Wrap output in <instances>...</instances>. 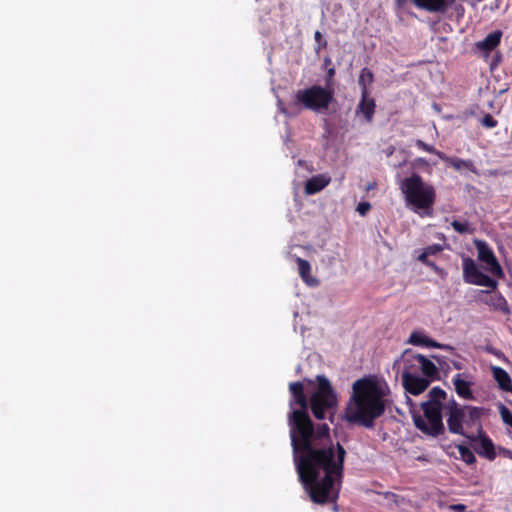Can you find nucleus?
Masks as SVG:
<instances>
[{
  "mask_svg": "<svg viewBox=\"0 0 512 512\" xmlns=\"http://www.w3.org/2000/svg\"><path fill=\"white\" fill-rule=\"evenodd\" d=\"M419 370H421L423 376L431 379V381L439 379V371L436 365L427 357L422 354H417Z\"/></svg>",
  "mask_w": 512,
  "mask_h": 512,
  "instance_id": "obj_14",
  "label": "nucleus"
},
{
  "mask_svg": "<svg viewBox=\"0 0 512 512\" xmlns=\"http://www.w3.org/2000/svg\"><path fill=\"white\" fill-rule=\"evenodd\" d=\"M422 150H424L426 152H429V153H432V154H433V152H436V149L433 146H431V145H429L427 143L424 144Z\"/></svg>",
  "mask_w": 512,
  "mask_h": 512,
  "instance_id": "obj_36",
  "label": "nucleus"
},
{
  "mask_svg": "<svg viewBox=\"0 0 512 512\" xmlns=\"http://www.w3.org/2000/svg\"><path fill=\"white\" fill-rule=\"evenodd\" d=\"M439 349H444L447 351H454V348L448 344H442V347H440Z\"/></svg>",
  "mask_w": 512,
  "mask_h": 512,
  "instance_id": "obj_37",
  "label": "nucleus"
},
{
  "mask_svg": "<svg viewBox=\"0 0 512 512\" xmlns=\"http://www.w3.org/2000/svg\"><path fill=\"white\" fill-rule=\"evenodd\" d=\"M474 245L478 252V259L485 264L484 269L493 277L503 278V269L489 245L485 241L479 239L474 240Z\"/></svg>",
  "mask_w": 512,
  "mask_h": 512,
  "instance_id": "obj_7",
  "label": "nucleus"
},
{
  "mask_svg": "<svg viewBox=\"0 0 512 512\" xmlns=\"http://www.w3.org/2000/svg\"><path fill=\"white\" fill-rule=\"evenodd\" d=\"M490 304L496 310H499L506 315L510 314V312H511L506 299L502 295H497L495 297H492Z\"/></svg>",
  "mask_w": 512,
  "mask_h": 512,
  "instance_id": "obj_20",
  "label": "nucleus"
},
{
  "mask_svg": "<svg viewBox=\"0 0 512 512\" xmlns=\"http://www.w3.org/2000/svg\"><path fill=\"white\" fill-rule=\"evenodd\" d=\"M330 182V178L326 175L319 174L313 176L309 180H307L305 185V193L308 195H313L321 191L325 188Z\"/></svg>",
  "mask_w": 512,
  "mask_h": 512,
  "instance_id": "obj_15",
  "label": "nucleus"
},
{
  "mask_svg": "<svg viewBox=\"0 0 512 512\" xmlns=\"http://www.w3.org/2000/svg\"><path fill=\"white\" fill-rule=\"evenodd\" d=\"M427 340H428V337L426 335H424L421 332L414 331L411 333V335L408 339V343L413 344V345L426 346Z\"/></svg>",
  "mask_w": 512,
  "mask_h": 512,
  "instance_id": "obj_22",
  "label": "nucleus"
},
{
  "mask_svg": "<svg viewBox=\"0 0 512 512\" xmlns=\"http://www.w3.org/2000/svg\"><path fill=\"white\" fill-rule=\"evenodd\" d=\"M428 399L420 405L424 416L413 415L415 427L427 436L437 438L445 432L443 411L447 415V427L450 433L466 437L465 428L479 427L483 408L460 405L440 387H433L427 395Z\"/></svg>",
  "mask_w": 512,
  "mask_h": 512,
  "instance_id": "obj_2",
  "label": "nucleus"
},
{
  "mask_svg": "<svg viewBox=\"0 0 512 512\" xmlns=\"http://www.w3.org/2000/svg\"><path fill=\"white\" fill-rule=\"evenodd\" d=\"M314 39L317 43V46L315 48L316 53H319V51L322 48H325L327 46V41L323 38L322 33L320 31H316L314 34Z\"/></svg>",
  "mask_w": 512,
  "mask_h": 512,
  "instance_id": "obj_25",
  "label": "nucleus"
},
{
  "mask_svg": "<svg viewBox=\"0 0 512 512\" xmlns=\"http://www.w3.org/2000/svg\"><path fill=\"white\" fill-rule=\"evenodd\" d=\"M426 346L427 347H433V348H440V347H442V344L438 343L435 340H433V339L428 337Z\"/></svg>",
  "mask_w": 512,
  "mask_h": 512,
  "instance_id": "obj_32",
  "label": "nucleus"
},
{
  "mask_svg": "<svg viewBox=\"0 0 512 512\" xmlns=\"http://www.w3.org/2000/svg\"><path fill=\"white\" fill-rule=\"evenodd\" d=\"M460 454L461 459L468 465H472L476 462L474 453L466 446L460 444L456 446Z\"/></svg>",
  "mask_w": 512,
  "mask_h": 512,
  "instance_id": "obj_21",
  "label": "nucleus"
},
{
  "mask_svg": "<svg viewBox=\"0 0 512 512\" xmlns=\"http://www.w3.org/2000/svg\"><path fill=\"white\" fill-rule=\"evenodd\" d=\"M417 354L410 349L405 350L401 357L396 361L398 368L401 369V378L404 379L407 374L409 376L419 374V365Z\"/></svg>",
  "mask_w": 512,
  "mask_h": 512,
  "instance_id": "obj_10",
  "label": "nucleus"
},
{
  "mask_svg": "<svg viewBox=\"0 0 512 512\" xmlns=\"http://www.w3.org/2000/svg\"><path fill=\"white\" fill-rule=\"evenodd\" d=\"M433 359H435L439 364H441V357L438 355H431Z\"/></svg>",
  "mask_w": 512,
  "mask_h": 512,
  "instance_id": "obj_42",
  "label": "nucleus"
},
{
  "mask_svg": "<svg viewBox=\"0 0 512 512\" xmlns=\"http://www.w3.org/2000/svg\"><path fill=\"white\" fill-rule=\"evenodd\" d=\"M335 76V68L331 67L327 69L326 77H325V87L326 88H334L333 78Z\"/></svg>",
  "mask_w": 512,
  "mask_h": 512,
  "instance_id": "obj_27",
  "label": "nucleus"
},
{
  "mask_svg": "<svg viewBox=\"0 0 512 512\" xmlns=\"http://www.w3.org/2000/svg\"><path fill=\"white\" fill-rule=\"evenodd\" d=\"M318 388L308 400L302 382L289 384L288 426L295 469L305 492L316 504L335 503L339 497L345 449L333 443L326 423L314 425L308 410L316 419L327 416L332 422L337 396L324 375L317 376Z\"/></svg>",
  "mask_w": 512,
  "mask_h": 512,
  "instance_id": "obj_1",
  "label": "nucleus"
},
{
  "mask_svg": "<svg viewBox=\"0 0 512 512\" xmlns=\"http://www.w3.org/2000/svg\"><path fill=\"white\" fill-rule=\"evenodd\" d=\"M462 269L464 282L490 289H496L498 285L497 280L483 273L472 258L468 256L463 257Z\"/></svg>",
  "mask_w": 512,
  "mask_h": 512,
  "instance_id": "obj_6",
  "label": "nucleus"
},
{
  "mask_svg": "<svg viewBox=\"0 0 512 512\" xmlns=\"http://www.w3.org/2000/svg\"><path fill=\"white\" fill-rule=\"evenodd\" d=\"M399 187L406 204L412 206L414 212L432 215L436 192L431 184L424 182L419 174L413 173L410 177L401 180Z\"/></svg>",
  "mask_w": 512,
  "mask_h": 512,
  "instance_id": "obj_4",
  "label": "nucleus"
},
{
  "mask_svg": "<svg viewBox=\"0 0 512 512\" xmlns=\"http://www.w3.org/2000/svg\"><path fill=\"white\" fill-rule=\"evenodd\" d=\"M456 170H461L462 168H470L472 166V162L469 160H463L460 158H450V161L448 163Z\"/></svg>",
  "mask_w": 512,
  "mask_h": 512,
  "instance_id": "obj_23",
  "label": "nucleus"
},
{
  "mask_svg": "<svg viewBox=\"0 0 512 512\" xmlns=\"http://www.w3.org/2000/svg\"><path fill=\"white\" fill-rule=\"evenodd\" d=\"M374 80L373 73L368 68H363L358 78V84L361 87V94H369L368 85Z\"/></svg>",
  "mask_w": 512,
  "mask_h": 512,
  "instance_id": "obj_19",
  "label": "nucleus"
},
{
  "mask_svg": "<svg viewBox=\"0 0 512 512\" xmlns=\"http://www.w3.org/2000/svg\"><path fill=\"white\" fill-rule=\"evenodd\" d=\"M424 144H425V142H424V141H422V140H420V139H418V140H416V141H415V145H416L418 148H420V149H423Z\"/></svg>",
  "mask_w": 512,
  "mask_h": 512,
  "instance_id": "obj_38",
  "label": "nucleus"
},
{
  "mask_svg": "<svg viewBox=\"0 0 512 512\" xmlns=\"http://www.w3.org/2000/svg\"><path fill=\"white\" fill-rule=\"evenodd\" d=\"M502 32L497 30L488 34L482 41L477 43L479 50L489 52L496 48L501 40Z\"/></svg>",
  "mask_w": 512,
  "mask_h": 512,
  "instance_id": "obj_17",
  "label": "nucleus"
},
{
  "mask_svg": "<svg viewBox=\"0 0 512 512\" xmlns=\"http://www.w3.org/2000/svg\"><path fill=\"white\" fill-rule=\"evenodd\" d=\"M330 64H331V59H330L329 57H326V58L324 59V65H325V66H328V65H330Z\"/></svg>",
  "mask_w": 512,
  "mask_h": 512,
  "instance_id": "obj_43",
  "label": "nucleus"
},
{
  "mask_svg": "<svg viewBox=\"0 0 512 512\" xmlns=\"http://www.w3.org/2000/svg\"><path fill=\"white\" fill-rule=\"evenodd\" d=\"M453 366H454L457 370H461V369H462V363H460V362H453Z\"/></svg>",
  "mask_w": 512,
  "mask_h": 512,
  "instance_id": "obj_40",
  "label": "nucleus"
},
{
  "mask_svg": "<svg viewBox=\"0 0 512 512\" xmlns=\"http://www.w3.org/2000/svg\"><path fill=\"white\" fill-rule=\"evenodd\" d=\"M424 250L427 252L428 255H434L440 252L442 248L440 245H431L426 247Z\"/></svg>",
  "mask_w": 512,
  "mask_h": 512,
  "instance_id": "obj_30",
  "label": "nucleus"
},
{
  "mask_svg": "<svg viewBox=\"0 0 512 512\" xmlns=\"http://www.w3.org/2000/svg\"><path fill=\"white\" fill-rule=\"evenodd\" d=\"M470 375L467 373H458L453 377V384L457 395L465 400H473L474 395L471 390L473 382L469 380Z\"/></svg>",
  "mask_w": 512,
  "mask_h": 512,
  "instance_id": "obj_12",
  "label": "nucleus"
},
{
  "mask_svg": "<svg viewBox=\"0 0 512 512\" xmlns=\"http://www.w3.org/2000/svg\"><path fill=\"white\" fill-rule=\"evenodd\" d=\"M431 379H428L425 376H420L419 374L409 376L407 374L404 379H402V384L404 389L413 395H419L424 392L430 385Z\"/></svg>",
  "mask_w": 512,
  "mask_h": 512,
  "instance_id": "obj_11",
  "label": "nucleus"
},
{
  "mask_svg": "<svg viewBox=\"0 0 512 512\" xmlns=\"http://www.w3.org/2000/svg\"><path fill=\"white\" fill-rule=\"evenodd\" d=\"M493 378L497 382L499 388L506 392L512 393V380L509 374L501 367L493 366L491 368Z\"/></svg>",
  "mask_w": 512,
  "mask_h": 512,
  "instance_id": "obj_16",
  "label": "nucleus"
},
{
  "mask_svg": "<svg viewBox=\"0 0 512 512\" xmlns=\"http://www.w3.org/2000/svg\"><path fill=\"white\" fill-rule=\"evenodd\" d=\"M481 124L486 127V128H494L496 127L497 125V121L492 117V115L490 114H486L482 119H481Z\"/></svg>",
  "mask_w": 512,
  "mask_h": 512,
  "instance_id": "obj_28",
  "label": "nucleus"
},
{
  "mask_svg": "<svg viewBox=\"0 0 512 512\" xmlns=\"http://www.w3.org/2000/svg\"><path fill=\"white\" fill-rule=\"evenodd\" d=\"M297 264L299 269V274L303 281L309 286H317L318 280L316 278L310 277L311 265L307 260L302 258H297Z\"/></svg>",
  "mask_w": 512,
  "mask_h": 512,
  "instance_id": "obj_18",
  "label": "nucleus"
},
{
  "mask_svg": "<svg viewBox=\"0 0 512 512\" xmlns=\"http://www.w3.org/2000/svg\"><path fill=\"white\" fill-rule=\"evenodd\" d=\"M499 412L503 422L510 425L512 422V415L510 413V410L506 406L500 405Z\"/></svg>",
  "mask_w": 512,
  "mask_h": 512,
  "instance_id": "obj_26",
  "label": "nucleus"
},
{
  "mask_svg": "<svg viewBox=\"0 0 512 512\" xmlns=\"http://www.w3.org/2000/svg\"><path fill=\"white\" fill-rule=\"evenodd\" d=\"M454 1L455 0H396V4L399 8H402L406 4L412 2L418 8L424 9L428 12L444 13Z\"/></svg>",
  "mask_w": 512,
  "mask_h": 512,
  "instance_id": "obj_9",
  "label": "nucleus"
},
{
  "mask_svg": "<svg viewBox=\"0 0 512 512\" xmlns=\"http://www.w3.org/2000/svg\"><path fill=\"white\" fill-rule=\"evenodd\" d=\"M428 254L427 252L424 250L419 256H418V260L422 263H424L426 265V262H430L428 260Z\"/></svg>",
  "mask_w": 512,
  "mask_h": 512,
  "instance_id": "obj_33",
  "label": "nucleus"
},
{
  "mask_svg": "<svg viewBox=\"0 0 512 512\" xmlns=\"http://www.w3.org/2000/svg\"><path fill=\"white\" fill-rule=\"evenodd\" d=\"M477 434H468L465 438L469 440L474 451L492 461L496 458L495 447L492 440L483 431L481 424L477 428Z\"/></svg>",
  "mask_w": 512,
  "mask_h": 512,
  "instance_id": "obj_8",
  "label": "nucleus"
},
{
  "mask_svg": "<svg viewBox=\"0 0 512 512\" xmlns=\"http://www.w3.org/2000/svg\"><path fill=\"white\" fill-rule=\"evenodd\" d=\"M371 208V205L370 203L368 202H362L358 205L357 207V211L361 214V215H365Z\"/></svg>",
  "mask_w": 512,
  "mask_h": 512,
  "instance_id": "obj_29",
  "label": "nucleus"
},
{
  "mask_svg": "<svg viewBox=\"0 0 512 512\" xmlns=\"http://www.w3.org/2000/svg\"><path fill=\"white\" fill-rule=\"evenodd\" d=\"M450 508L456 512H464L466 509V506L463 504H455V505H452Z\"/></svg>",
  "mask_w": 512,
  "mask_h": 512,
  "instance_id": "obj_34",
  "label": "nucleus"
},
{
  "mask_svg": "<svg viewBox=\"0 0 512 512\" xmlns=\"http://www.w3.org/2000/svg\"><path fill=\"white\" fill-rule=\"evenodd\" d=\"M279 109H280V111H281L282 113H284V114L286 113V110H285V108L282 106L281 102H279Z\"/></svg>",
  "mask_w": 512,
  "mask_h": 512,
  "instance_id": "obj_44",
  "label": "nucleus"
},
{
  "mask_svg": "<svg viewBox=\"0 0 512 512\" xmlns=\"http://www.w3.org/2000/svg\"><path fill=\"white\" fill-rule=\"evenodd\" d=\"M295 99L306 109L321 113L327 110L334 101V88L312 85L309 88L298 90Z\"/></svg>",
  "mask_w": 512,
  "mask_h": 512,
  "instance_id": "obj_5",
  "label": "nucleus"
},
{
  "mask_svg": "<svg viewBox=\"0 0 512 512\" xmlns=\"http://www.w3.org/2000/svg\"><path fill=\"white\" fill-rule=\"evenodd\" d=\"M389 388L386 383L359 379L353 383V392L347 402L344 419L349 425L374 429L388 405Z\"/></svg>",
  "mask_w": 512,
  "mask_h": 512,
  "instance_id": "obj_3",
  "label": "nucleus"
},
{
  "mask_svg": "<svg viewBox=\"0 0 512 512\" xmlns=\"http://www.w3.org/2000/svg\"><path fill=\"white\" fill-rule=\"evenodd\" d=\"M451 226L456 232H458L460 234H465V233L469 232V223L468 222H460L458 220H454L451 222Z\"/></svg>",
  "mask_w": 512,
  "mask_h": 512,
  "instance_id": "obj_24",
  "label": "nucleus"
},
{
  "mask_svg": "<svg viewBox=\"0 0 512 512\" xmlns=\"http://www.w3.org/2000/svg\"><path fill=\"white\" fill-rule=\"evenodd\" d=\"M407 402H408L410 405H412V400H411V398L407 397Z\"/></svg>",
  "mask_w": 512,
  "mask_h": 512,
  "instance_id": "obj_45",
  "label": "nucleus"
},
{
  "mask_svg": "<svg viewBox=\"0 0 512 512\" xmlns=\"http://www.w3.org/2000/svg\"><path fill=\"white\" fill-rule=\"evenodd\" d=\"M503 454L507 457H512V452L510 450H507V449H503L502 450Z\"/></svg>",
  "mask_w": 512,
  "mask_h": 512,
  "instance_id": "obj_39",
  "label": "nucleus"
},
{
  "mask_svg": "<svg viewBox=\"0 0 512 512\" xmlns=\"http://www.w3.org/2000/svg\"><path fill=\"white\" fill-rule=\"evenodd\" d=\"M433 154L437 155L442 161L449 163L450 158L449 156L445 155L443 152L436 150V152H433Z\"/></svg>",
  "mask_w": 512,
  "mask_h": 512,
  "instance_id": "obj_31",
  "label": "nucleus"
},
{
  "mask_svg": "<svg viewBox=\"0 0 512 512\" xmlns=\"http://www.w3.org/2000/svg\"><path fill=\"white\" fill-rule=\"evenodd\" d=\"M375 100L369 94H361L360 102L357 105L356 113H362L368 122H371L375 113Z\"/></svg>",
  "mask_w": 512,
  "mask_h": 512,
  "instance_id": "obj_13",
  "label": "nucleus"
},
{
  "mask_svg": "<svg viewBox=\"0 0 512 512\" xmlns=\"http://www.w3.org/2000/svg\"><path fill=\"white\" fill-rule=\"evenodd\" d=\"M426 265L431 267L434 271H436L437 273H443V270L440 269L434 262L430 261V262H426Z\"/></svg>",
  "mask_w": 512,
  "mask_h": 512,
  "instance_id": "obj_35",
  "label": "nucleus"
},
{
  "mask_svg": "<svg viewBox=\"0 0 512 512\" xmlns=\"http://www.w3.org/2000/svg\"><path fill=\"white\" fill-rule=\"evenodd\" d=\"M416 162L419 163V164H423V165L427 164V161L424 158H417Z\"/></svg>",
  "mask_w": 512,
  "mask_h": 512,
  "instance_id": "obj_41",
  "label": "nucleus"
}]
</instances>
